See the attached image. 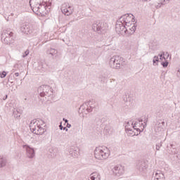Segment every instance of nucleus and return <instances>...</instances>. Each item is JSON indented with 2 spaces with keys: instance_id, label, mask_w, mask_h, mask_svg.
I'll return each mask as SVG.
<instances>
[{
  "instance_id": "17",
  "label": "nucleus",
  "mask_w": 180,
  "mask_h": 180,
  "mask_svg": "<svg viewBox=\"0 0 180 180\" xmlns=\"http://www.w3.org/2000/svg\"><path fill=\"white\" fill-rule=\"evenodd\" d=\"M153 176L155 180H165L164 174H162V172H161L160 170H157L155 173V175L153 174Z\"/></svg>"
},
{
  "instance_id": "48",
  "label": "nucleus",
  "mask_w": 180,
  "mask_h": 180,
  "mask_svg": "<svg viewBox=\"0 0 180 180\" xmlns=\"http://www.w3.org/2000/svg\"><path fill=\"white\" fill-rule=\"evenodd\" d=\"M105 130H108V127H105Z\"/></svg>"
},
{
  "instance_id": "36",
  "label": "nucleus",
  "mask_w": 180,
  "mask_h": 180,
  "mask_svg": "<svg viewBox=\"0 0 180 180\" xmlns=\"http://www.w3.org/2000/svg\"><path fill=\"white\" fill-rule=\"evenodd\" d=\"M160 124H162L163 127L165 126V122L162 121V122H160L158 124V126L160 127Z\"/></svg>"
},
{
  "instance_id": "24",
  "label": "nucleus",
  "mask_w": 180,
  "mask_h": 180,
  "mask_svg": "<svg viewBox=\"0 0 180 180\" xmlns=\"http://www.w3.org/2000/svg\"><path fill=\"white\" fill-rule=\"evenodd\" d=\"M37 4H39V2H37V0H30V5L32 9L35 7Z\"/></svg>"
},
{
  "instance_id": "22",
  "label": "nucleus",
  "mask_w": 180,
  "mask_h": 180,
  "mask_svg": "<svg viewBox=\"0 0 180 180\" xmlns=\"http://www.w3.org/2000/svg\"><path fill=\"white\" fill-rule=\"evenodd\" d=\"M92 102L91 101H89L87 108H86V112L87 113H91V112H92V109H94V108H95L94 105H91Z\"/></svg>"
},
{
  "instance_id": "10",
  "label": "nucleus",
  "mask_w": 180,
  "mask_h": 180,
  "mask_svg": "<svg viewBox=\"0 0 180 180\" xmlns=\"http://www.w3.org/2000/svg\"><path fill=\"white\" fill-rule=\"evenodd\" d=\"M130 15L132 16V22H134V16L132 14H125L120 17V18L118 20V22H121V23H123L126 26H129L130 24Z\"/></svg>"
},
{
  "instance_id": "34",
  "label": "nucleus",
  "mask_w": 180,
  "mask_h": 180,
  "mask_svg": "<svg viewBox=\"0 0 180 180\" xmlns=\"http://www.w3.org/2000/svg\"><path fill=\"white\" fill-rule=\"evenodd\" d=\"M29 50H26L22 55V58H25V57H27V56H29Z\"/></svg>"
},
{
  "instance_id": "15",
  "label": "nucleus",
  "mask_w": 180,
  "mask_h": 180,
  "mask_svg": "<svg viewBox=\"0 0 180 180\" xmlns=\"http://www.w3.org/2000/svg\"><path fill=\"white\" fill-rule=\"evenodd\" d=\"M61 11L63 13H64L67 16H70V15L72 13V10L71 9V6H68V8H67V4H63L62 5Z\"/></svg>"
},
{
  "instance_id": "32",
  "label": "nucleus",
  "mask_w": 180,
  "mask_h": 180,
  "mask_svg": "<svg viewBox=\"0 0 180 180\" xmlns=\"http://www.w3.org/2000/svg\"><path fill=\"white\" fill-rule=\"evenodd\" d=\"M168 64H169V63L167 60L162 62V65L164 68H167V67H168Z\"/></svg>"
},
{
  "instance_id": "31",
  "label": "nucleus",
  "mask_w": 180,
  "mask_h": 180,
  "mask_svg": "<svg viewBox=\"0 0 180 180\" xmlns=\"http://www.w3.org/2000/svg\"><path fill=\"white\" fill-rule=\"evenodd\" d=\"M161 147H162V142L157 143L156 144V150H157V151H160V148H161Z\"/></svg>"
},
{
  "instance_id": "27",
  "label": "nucleus",
  "mask_w": 180,
  "mask_h": 180,
  "mask_svg": "<svg viewBox=\"0 0 180 180\" xmlns=\"http://www.w3.org/2000/svg\"><path fill=\"white\" fill-rule=\"evenodd\" d=\"M158 61H160L158 56H154L153 60V65H158V63H158Z\"/></svg>"
},
{
  "instance_id": "38",
  "label": "nucleus",
  "mask_w": 180,
  "mask_h": 180,
  "mask_svg": "<svg viewBox=\"0 0 180 180\" xmlns=\"http://www.w3.org/2000/svg\"><path fill=\"white\" fill-rule=\"evenodd\" d=\"M6 99H8V95H6V96L3 98V101H6Z\"/></svg>"
},
{
  "instance_id": "49",
  "label": "nucleus",
  "mask_w": 180,
  "mask_h": 180,
  "mask_svg": "<svg viewBox=\"0 0 180 180\" xmlns=\"http://www.w3.org/2000/svg\"><path fill=\"white\" fill-rule=\"evenodd\" d=\"M166 54H168V52H166Z\"/></svg>"
},
{
  "instance_id": "47",
  "label": "nucleus",
  "mask_w": 180,
  "mask_h": 180,
  "mask_svg": "<svg viewBox=\"0 0 180 180\" xmlns=\"http://www.w3.org/2000/svg\"><path fill=\"white\" fill-rule=\"evenodd\" d=\"M150 6H153V4L150 3L149 4Z\"/></svg>"
},
{
  "instance_id": "29",
  "label": "nucleus",
  "mask_w": 180,
  "mask_h": 180,
  "mask_svg": "<svg viewBox=\"0 0 180 180\" xmlns=\"http://www.w3.org/2000/svg\"><path fill=\"white\" fill-rule=\"evenodd\" d=\"M162 5H165V3L160 1V3L155 6V8H156V9H160Z\"/></svg>"
},
{
  "instance_id": "42",
  "label": "nucleus",
  "mask_w": 180,
  "mask_h": 180,
  "mask_svg": "<svg viewBox=\"0 0 180 180\" xmlns=\"http://www.w3.org/2000/svg\"><path fill=\"white\" fill-rule=\"evenodd\" d=\"M15 77H18L19 76V72H15Z\"/></svg>"
},
{
  "instance_id": "6",
  "label": "nucleus",
  "mask_w": 180,
  "mask_h": 180,
  "mask_svg": "<svg viewBox=\"0 0 180 180\" xmlns=\"http://www.w3.org/2000/svg\"><path fill=\"white\" fill-rule=\"evenodd\" d=\"M38 94H39L41 98H44V96H51L53 94V89L49 85H42L38 88Z\"/></svg>"
},
{
  "instance_id": "7",
  "label": "nucleus",
  "mask_w": 180,
  "mask_h": 180,
  "mask_svg": "<svg viewBox=\"0 0 180 180\" xmlns=\"http://www.w3.org/2000/svg\"><path fill=\"white\" fill-rule=\"evenodd\" d=\"M115 30L117 33H120V34H127V36H130L131 32H129V29L126 27V25L123 24V22L120 21H117V24L115 25Z\"/></svg>"
},
{
  "instance_id": "26",
  "label": "nucleus",
  "mask_w": 180,
  "mask_h": 180,
  "mask_svg": "<svg viewBox=\"0 0 180 180\" xmlns=\"http://www.w3.org/2000/svg\"><path fill=\"white\" fill-rule=\"evenodd\" d=\"M143 123H141V126H143L142 130H144L146 127H147V122H148V117H144V120H143Z\"/></svg>"
},
{
  "instance_id": "25",
  "label": "nucleus",
  "mask_w": 180,
  "mask_h": 180,
  "mask_svg": "<svg viewBox=\"0 0 180 180\" xmlns=\"http://www.w3.org/2000/svg\"><path fill=\"white\" fill-rule=\"evenodd\" d=\"M21 115H22V112H19V110H18L13 111V116L14 117H15V119H19Z\"/></svg>"
},
{
  "instance_id": "23",
  "label": "nucleus",
  "mask_w": 180,
  "mask_h": 180,
  "mask_svg": "<svg viewBox=\"0 0 180 180\" xmlns=\"http://www.w3.org/2000/svg\"><path fill=\"white\" fill-rule=\"evenodd\" d=\"M50 153L51 158H56V157H57V150L50 149Z\"/></svg>"
},
{
  "instance_id": "4",
  "label": "nucleus",
  "mask_w": 180,
  "mask_h": 180,
  "mask_svg": "<svg viewBox=\"0 0 180 180\" xmlns=\"http://www.w3.org/2000/svg\"><path fill=\"white\" fill-rule=\"evenodd\" d=\"M30 129L34 134H44L46 129L40 126V122L37 120H33L30 124Z\"/></svg>"
},
{
  "instance_id": "30",
  "label": "nucleus",
  "mask_w": 180,
  "mask_h": 180,
  "mask_svg": "<svg viewBox=\"0 0 180 180\" xmlns=\"http://www.w3.org/2000/svg\"><path fill=\"white\" fill-rule=\"evenodd\" d=\"M7 72L6 71H3L0 72V78H5L7 75Z\"/></svg>"
},
{
  "instance_id": "12",
  "label": "nucleus",
  "mask_w": 180,
  "mask_h": 180,
  "mask_svg": "<svg viewBox=\"0 0 180 180\" xmlns=\"http://www.w3.org/2000/svg\"><path fill=\"white\" fill-rule=\"evenodd\" d=\"M141 123H143V119L139 118L135 122H131V126L134 129V130H136V131H139V133H141V129L139 127H143V125H141Z\"/></svg>"
},
{
  "instance_id": "35",
  "label": "nucleus",
  "mask_w": 180,
  "mask_h": 180,
  "mask_svg": "<svg viewBox=\"0 0 180 180\" xmlns=\"http://www.w3.org/2000/svg\"><path fill=\"white\" fill-rule=\"evenodd\" d=\"M127 127H128V129H131V127H130V122H128L127 123V124L125 125V131H127Z\"/></svg>"
},
{
  "instance_id": "40",
  "label": "nucleus",
  "mask_w": 180,
  "mask_h": 180,
  "mask_svg": "<svg viewBox=\"0 0 180 180\" xmlns=\"http://www.w3.org/2000/svg\"><path fill=\"white\" fill-rule=\"evenodd\" d=\"M63 120L65 122V123H68V120L63 118Z\"/></svg>"
},
{
  "instance_id": "20",
  "label": "nucleus",
  "mask_w": 180,
  "mask_h": 180,
  "mask_svg": "<svg viewBox=\"0 0 180 180\" xmlns=\"http://www.w3.org/2000/svg\"><path fill=\"white\" fill-rule=\"evenodd\" d=\"M47 54H49V56H51V57H54V56H57L58 51H57V49L51 48L50 49H49L47 51Z\"/></svg>"
},
{
  "instance_id": "5",
  "label": "nucleus",
  "mask_w": 180,
  "mask_h": 180,
  "mask_svg": "<svg viewBox=\"0 0 180 180\" xmlns=\"http://www.w3.org/2000/svg\"><path fill=\"white\" fill-rule=\"evenodd\" d=\"M32 11L37 15L39 13L41 16H45L49 13V10H47V5L43 4L41 3H37V6L32 8ZM38 12V13H37Z\"/></svg>"
},
{
  "instance_id": "28",
  "label": "nucleus",
  "mask_w": 180,
  "mask_h": 180,
  "mask_svg": "<svg viewBox=\"0 0 180 180\" xmlns=\"http://www.w3.org/2000/svg\"><path fill=\"white\" fill-rule=\"evenodd\" d=\"M136 25H133L131 28H129L128 31L129 33H131V34H133V33H134L136 32Z\"/></svg>"
},
{
  "instance_id": "33",
  "label": "nucleus",
  "mask_w": 180,
  "mask_h": 180,
  "mask_svg": "<svg viewBox=\"0 0 180 180\" xmlns=\"http://www.w3.org/2000/svg\"><path fill=\"white\" fill-rule=\"evenodd\" d=\"M60 130H65V131H68V129L66 127H63V124L59 125Z\"/></svg>"
},
{
  "instance_id": "18",
  "label": "nucleus",
  "mask_w": 180,
  "mask_h": 180,
  "mask_svg": "<svg viewBox=\"0 0 180 180\" xmlns=\"http://www.w3.org/2000/svg\"><path fill=\"white\" fill-rule=\"evenodd\" d=\"M127 133L129 136H139V134H140V133H139V131H136V129H134L132 127V128H129L128 127H127Z\"/></svg>"
},
{
  "instance_id": "3",
  "label": "nucleus",
  "mask_w": 180,
  "mask_h": 180,
  "mask_svg": "<svg viewBox=\"0 0 180 180\" xmlns=\"http://www.w3.org/2000/svg\"><path fill=\"white\" fill-rule=\"evenodd\" d=\"M109 65L114 70H120V67L124 65V59L120 56H114L110 59Z\"/></svg>"
},
{
  "instance_id": "16",
  "label": "nucleus",
  "mask_w": 180,
  "mask_h": 180,
  "mask_svg": "<svg viewBox=\"0 0 180 180\" xmlns=\"http://www.w3.org/2000/svg\"><path fill=\"white\" fill-rule=\"evenodd\" d=\"M69 154L71 157H73V158H77L79 154V149L71 148L69 150Z\"/></svg>"
},
{
  "instance_id": "46",
  "label": "nucleus",
  "mask_w": 180,
  "mask_h": 180,
  "mask_svg": "<svg viewBox=\"0 0 180 180\" xmlns=\"http://www.w3.org/2000/svg\"><path fill=\"white\" fill-rule=\"evenodd\" d=\"M143 2H147L148 0H142Z\"/></svg>"
},
{
  "instance_id": "19",
  "label": "nucleus",
  "mask_w": 180,
  "mask_h": 180,
  "mask_svg": "<svg viewBox=\"0 0 180 180\" xmlns=\"http://www.w3.org/2000/svg\"><path fill=\"white\" fill-rule=\"evenodd\" d=\"M6 164H8V160H6V158L0 156V168H4V167H6Z\"/></svg>"
},
{
  "instance_id": "1",
  "label": "nucleus",
  "mask_w": 180,
  "mask_h": 180,
  "mask_svg": "<svg viewBox=\"0 0 180 180\" xmlns=\"http://www.w3.org/2000/svg\"><path fill=\"white\" fill-rule=\"evenodd\" d=\"M94 155L96 160H106L110 155L109 149L105 146H100L96 148L94 150Z\"/></svg>"
},
{
  "instance_id": "37",
  "label": "nucleus",
  "mask_w": 180,
  "mask_h": 180,
  "mask_svg": "<svg viewBox=\"0 0 180 180\" xmlns=\"http://www.w3.org/2000/svg\"><path fill=\"white\" fill-rule=\"evenodd\" d=\"M159 56L160 57V60H162V58H163L164 60H165V57L163 56L162 55L159 54Z\"/></svg>"
},
{
  "instance_id": "9",
  "label": "nucleus",
  "mask_w": 180,
  "mask_h": 180,
  "mask_svg": "<svg viewBox=\"0 0 180 180\" xmlns=\"http://www.w3.org/2000/svg\"><path fill=\"white\" fill-rule=\"evenodd\" d=\"M148 168V165H147V162L144 160H139L136 162V169L139 171L141 174H144L147 171Z\"/></svg>"
},
{
  "instance_id": "11",
  "label": "nucleus",
  "mask_w": 180,
  "mask_h": 180,
  "mask_svg": "<svg viewBox=\"0 0 180 180\" xmlns=\"http://www.w3.org/2000/svg\"><path fill=\"white\" fill-rule=\"evenodd\" d=\"M112 174L115 175V176H122L123 174H124V168L122 167V165L115 166L112 169Z\"/></svg>"
},
{
  "instance_id": "8",
  "label": "nucleus",
  "mask_w": 180,
  "mask_h": 180,
  "mask_svg": "<svg viewBox=\"0 0 180 180\" xmlns=\"http://www.w3.org/2000/svg\"><path fill=\"white\" fill-rule=\"evenodd\" d=\"M92 29L94 32H97L98 34H101V33H103L105 30H106V23L96 22V23L93 24Z\"/></svg>"
},
{
  "instance_id": "43",
  "label": "nucleus",
  "mask_w": 180,
  "mask_h": 180,
  "mask_svg": "<svg viewBox=\"0 0 180 180\" xmlns=\"http://www.w3.org/2000/svg\"><path fill=\"white\" fill-rule=\"evenodd\" d=\"M160 55L162 56H165V52H162V54H160Z\"/></svg>"
},
{
  "instance_id": "21",
  "label": "nucleus",
  "mask_w": 180,
  "mask_h": 180,
  "mask_svg": "<svg viewBox=\"0 0 180 180\" xmlns=\"http://www.w3.org/2000/svg\"><path fill=\"white\" fill-rule=\"evenodd\" d=\"M91 180H101V174L98 172H94L91 174Z\"/></svg>"
},
{
  "instance_id": "41",
  "label": "nucleus",
  "mask_w": 180,
  "mask_h": 180,
  "mask_svg": "<svg viewBox=\"0 0 180 180\" xmlns=\"http://www.w3.org/2000/svg\"><path fill=\"white\" fill-rule=\"evenodd\" d=\"M160 2H163L164 4V2H169V0H163V1H160Z\"/></svg>"
},
{
  "instance_id": "14",
  "label": "nucleus",
  "mask_w": 180,
  "mask_h": 180,
  "mask_svg": "<svg viewBox=\"0 0 180 180\" xmlns=\"http://www.w3.org/2000/svg\"><path fill=\"white\" fill-rule=\"evenodd\" d=\"M23 148H25L27 153V157L28 158H33L35 155L34 149L29 146L28 145H24Z\"/></svg>"
},
{
  "instance_id": "13",
  "label": "nucleus",
  "mask_w": 180,
  "mask_h": 180,
  "mask_svg": "<svg viewBox=\"0 0 180 180\" xmlns=\"http://www.w3.org/2000/svg\"><path fill=\"white\" fill-rule=\"evenodd\" d=\"M20 30L22 33H24L25 34H30V33H32V27H30V25L26 22H24L20 27Z\"/></svg>"
},
{
  "instance_id": "39",
  "label": "nucleus",
  "mask_w": 180,
  "mask_h": 180,
  "mask_svg": "<svg viewBox=\"0 0 180 180\" xmlns=\"http://www.w3.org/2000/svg\"><path fill=\"white\" fill-rule=\"evenodd\" d=\"M66 127H68V129H70V127H71V124H68V122L67 123Z\"/></svg>"
},
{
  "instance_id": "44",
  "label": "nucleus",
  "mask_w": 180,
  "mask_h": 180,
  "mask_svg": "<svg viewBox=\"0 0 180 180\" xmlns=\"http://www.w3.org/2000/svg\"><path fill=\"white\" fill-rule=\"evenodd\" d=\"M178 123L180 124V117L178 119Z\"/></svg>"
},
{
  "instance_id": "2",
  "label": "nucleus",
  "mask_w": 180,
  "mask_h": 180,
  "mask_svg": "<svg viewBox=\"0 0 180 180\" xmlns=\"http://www.w3.org/2000/svg\"><path fill=\"white\" fill-rule=\"evenodd\" d=\"M15 39H13V32L11 29L8 28L4 30L1 33V41L4 44H12Z\"/></svg>"
},
{
  "instance_id": "45",
  "label": "nucleus",
  "mask_w": 180,
  "mask_h": 180,
  "mask_svg": "<svg viewBox=\"0 0 180 180\" xmlns=\"http://www.w3.org/2000/svg\"><path fill=\"white\" fill-rule=\"evenodd\" d=\"M171 148H174V144H171Z\"/></svg>"
}]
</instances>
